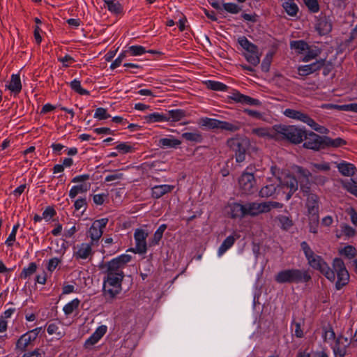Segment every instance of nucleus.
Segmentation results:
<instances>
[{"label":"nucleus","instance_id":"f257e3e1","mask_svg":"<svg viewBox=\"0 0 357 357\" xmlns=\"http://www.w3.org/2000/svg\"><path fill=\"white\" fill-rule=\"evenodd\" d=\"M301 247L310 266L319 271L331 282H334L337 277L335 282L337 290H340L348 284L350 278L349 273L341 258L335 257L333 260V268H331L321 256L314 252L306 241L301 242Z\"/></svg>","mask_w":357,"mask_h":357},{"label":"nucleus","instance_id":"f03ea898","mask_svg":"<svg viewBox=\"0 0 357 357\" xmlns=\"http://www.w3.org/2000/svg\"><path fill=\"white\" fill-rule=\"evenodd\" d=\"M131 259L130 255L123 254L100 264L99 268L105 274L102 292L107 301H113L121 291L122 282L125 277L123 269Z\"/></svg>","mask_w":357,"mask_h":357},{"label":"nucleus","instance_id":"7ed1b4c3","mask_svg":"<svg viewBox=\"0 0 357 357\" xmlns=\"http://www.w3.org/2000/svg\"><path fill=\"white\" fill-rule=\"evenodd\" d=\"M274 131L271 138L275 140H287L293 144H299L303 142V135L305 129L293 125H275Z\"/></svg>","mask_w":357,"mask_h":357},{"label":"nucleus","instance_id":"20e7f679","mask_svg":"<svg viewBox=\"0 0 357 357\" xmlns=\"http://www.w3.org/2000/svg\"><path fill=\"white\" fill-rule=\"evenodd\" d=\"M278 284L307 283L312 276L308 270L289 268L279 271L274 277Z\"/></svg>","mask_w":357,"mask_h":357},{"label":"nucleus","instance_id":"39448f33","mask_svg":"<svg viewBox=\"0 0 357 357\" xmlns=\"http://www.w3.org/2000/svg\"><path fill=\"white\" fill-rule=\"evenodd\" d=\"M229 151L233 153V157L237 163H241L245 160L247 153L250 146V140L240 135L229 138L226 142Z\"/></svg>","mask_w":357,"mask_h":357},{"label":"nucleus","instance_id":"423d86ee","mask_svg":"<svg viewBox=\"0 0 357 357\" xmlns=\"http://www.w3.org/2000/svg\"><path fill=\"white\" fill-rule=\"evenodd\" d=\"M199 124L211 130L220 129L231 132L238 131L241 128V123L238 121L228 122L208 117L200 119Z\"/></svg>","mask_w":357,"mask_h":357},{"label":"nucleus","instance_id":"0eeeda50","mask_svg":"<svg viewBox=\"0 0 357 357\" xmlns=\"http://www.w3.org/2000/svg\"><path fill=\"white\" fill-rule=\"evenodd\" d=\"M255 170V166L250 165L240 176L238 185L242 193L251 195L257 190L256 180L253 174V171Z\"/></svg>","mask_w":357,"mask_h":357},{"label":"nucleus","instance_id":"6e6552de","mask_svg":"<svg viewBox=\"0 0 357 357\" xmlns=\"http://www.w3.org/2000/svg\"><path fill=\"white\" fill-rule=\"evenodd\" d=\"M284 114L288 118L298 120L307 124L314 130L320 133H326L328 130L325 127L316 123L308 114L303 113L301 111L293 109H286L284 111Z\"/></svg>","mask_w":357,"mask_h":357},{"label":"nucleus","instance_id":"1a4fd4ad","mask_svg":"<svg viewBox=\"0 0 357 357\" xmlns=\"http://www.w3.org/2000/svg\"><path fill=\"white\" fill-rule=\"evenodd\" d=\"M303 139V147L305 149L314 151L324 149L325 135H319L312 131L305 129Z\"/></svg>","mask_w":357,"mask_h":357},{"label":"nucleus","instance_id":"9d476101","mask_svg":"<svg viewBox=\"0 0 357 357\" xmlns=\"http://www.w3.org/2000/svg\"><path fill=\"white\" fill-rule=\"evenodd\" d=\"M306 207L310 215L309 220L315 225L319 224V197L316 194L308 195L306 199Z\"/></svg>","mask_w":357,"mask_h":357},{"label":"nucleus","instance_id":"9b49d317","mask_svg":"<svg viewBox=\"0 0 357 357\" xmlns=\"http://www.w3.org/2000/svg\"><path fill=\"white\" fill-rule=\"evenodd\" d=\"M149 234L142 229H137L134 233L135 248L132 251L138 254H145L147 250L146 238Z\"/></svg>","mask_w":357,"mask_h":357},{"label":"nucleus","instance_id":"f8f14e48","mask_svg":"<svg viewBox=\"0 0 357 357\" xmlns=\"http://www.w3.org/2000/svg\"><path fill=\"white\" fill-rule=\"evenodd\" d=\"M108 222V218H101L95 220L89 230V234L91 238V242L98 241L102 235L103 229Z\"/></svg>","mask_w":357,"mask_h":357},{"label":"nucleus","instance_id":"ddd939ff","mask_svg":"<svg viewBox=\"0 0 357 357\" xmlns=\"http://www.w3.org/2000/svg\"><path fill=\"white\" fill-rule=\"evenodd\" d=\"M350 345V342L347 337L342 334H340L335 340L334 345L332 349L335 356L344 357L347 355V349Z\"/></svg>","mask_w":357,"mask_h":357},{"label":"nucleus","instance_id":"4468645a","mask_svg":"<svg viewBox=\"0 0 357 357\" xmlns=\"http://www.w3.org/2000/svg\"><path fill=\"white\" fill-rule=\"evenodd\" d=\"M32 334L26 332L22 335L17 340L15 344V351L17 352H26L27 349L33 345L35 342V337H32Z\"/></svg>","mask_w":357,"mask_h":357},{"label":"nucleus","instance_id":"2eb2a0df","mask_svg":"<svg viewBox=\"0 0 357 357\" xmlns=\"http://www.w3.org/2000/svg\"><path fill=\"white\" fill-rule=\"evenodd\" d=\"M280 182L282 183L283 188L289 189L287 192V197H285V199L289 200L298 190V181L295 176L287 175Z\"/></svg>","mask_w":357,"mask_h":357},{"label":"nucleus","instance_id":"dca6fc26","mask_svg":"<svg viewBox=\"0 0 357 357\" xmlns=\"http://www.w3.org/2000/svg\"><path fill=\"white\" fill-rule=\"evenodd\" d=\"M93 242L89 243H82L78 246L77 250L74 252L73 257L76 260L86 259L91 257L93 255L92 250Z\"/></svg>","mask_w":357,"mask_h":357},{"label":"nucleus","instance_id":"f3484780","mask_svg":"<svg viewBox=\"0 0 357 357\" xmlns=\"http://www.w3.org/2000/svg\"><path fill=\"white\" fill-rule=\"evenodd\" d=\"M323 66V61L317 60L309 65L300 66L298 68V73L301 76H307L320 70Z\"/></svg>","mask_w":357,"mask_h":357},{"label":"nucleus","instance_id":"a211bd4d","mask_svg":"<svg viewBox=\"0 0 357 357\" xmlns=\"http://www.w3.org/2000/svg\"><path fill=\"white\" fill-rule=\"evenodd\" d=\"M229 98L236 102L249 105L261 106V102L258 99H255L250 96L242 94L239 91L233 93L232 95L229 96Z\"/></svg>","mask_w":357,"mask_h":357},{"label":"nucleus","instance_id":"6ab92c4d","mask_svg":"<svg viewBox=\"0 0 357 357\" xmlns=\"http://www.w3.org/2000/svg\"><path fill=\"white\" fill-rule=\"evenodd\" d=\"M333 25L329 19L326 16H321L317 20L316 24V30L321 36L326 35L332 31Z\"/></svg>","mask_w":357,"mask_h":357},{"label":"nucleus","instance_id":"aec40b11","mask_svg":"<svg viewBox=\"0 0 357 357\" xmlns=\"http://www.w3.org/2000/svg\"><path fill=\"white\" fill-rule=\"evenodd\" d=\"M247 205L248 213L251 216H256L261 213L269 212V208H268V205L266 202L261 203L252 202Z\"/></svg>","mask_w":357,"mask_h":357},{"label":"nucleus","instance_id":"412c9836","mask_svg":"<svg viewBox=\"0 0 357 357\" xmlns=\"http://www.w3.org/2000/svg\"><path fill=\"white\" fill-rule=\"evenodd\" d=\"M107 330V326L105 325L98 327L96 331L85 341L84 347L88 348L96 344L106 333Z\"/></svg>","mask_w":357,"mask_h":357},{"label":"nucleus","instance_id":"4be33fe9","mask_svg":"<svg viewBox=\"0 0 357 357\" xmlns=\"http://www.w3.org/2000/svg\"><path fill=\"white\" fill-rule=\"evenodd\" d=\"M175 186L172 185H155L151 188V197L153 199H159L163 195L171 192Z\"/></svg>","mask_w":357,"mask_h":357},{"label":"nucleus","instance_id":"5701e85b","mask_svg":"<svg viewBox=\"0 0 357 357\" xmlns=\"http://www.w3.org/2000/svg\"><path fill=\"white\" fill-rule=\"evenodd\" d=\"M231 218H243L248 213V205L244 206L239 203H233L229 206Z\"/></svg>","mask_w":357,"mask_h":357},{"label":"nucleus","instance_id":"b1692460","mask_svg":"<svg viewBox=\"0 0 357 357\" xmlns=\"http://www.w3.org/2000/svg\"><path fill=\"white\" fill-rule=\"evenodd\" d=\"M282 6L285 12L291 17H296L299 9L294 0H282Z\"/></svg>","mask_w":357,"mask_h":357},{"label":"nucleus","instance_id":"393cba45","mask_svg":"<svg viewBox=\"0 0 357 357\" xmlns=\"http://www.w3.org/2000/svg\"><path fill=\"white\" fill-rule=\"evenodd\" d=\"M338 171L345 176H351L354 175L356 170V167L351 164L346 162H342L337 165Z\"/></svg>","mask_w":357,"mask_h":357},{"label":"nucleus","instance_id":"a878e982","mask_svg":"<svg viewBox=\"0 0 357 357\" xmlns=\"http://www.w3.org/2000/svg\"><path fill=\"white\" fill-rule=\"evenodd\" d=\"M144 119L148 123H153L156 122H165L169 121V116L166 114H160L154 112L144 116Z\"/></svg>","mask_w":357,"mask_h":357},{"label":"nucleus","instance_id":"bb28decb","mask_svg":"<svg viewBox=\"0 0 357 357\" xmlns=\"http://www.w3.org/2000/svg\"><path fill=\"white\" fill-rule=\"evenodd\" d=\"M324 149L328 147L338 148L342 147L347 144V141L341 137L331 139L328 136H325Z\"/></svg>","mask_w":357,"mask_h":357},{"label":"nucleus","instance_id":"cd10ccee","mask_svg":"<svg viewBox=\"0 0 357 357\" xmlns=\"http://www.w3.org/2000/svg\"><path fill=\"white\" fill-rule=\"evenodd\" d=\"M238 42L246 52L256 53L257 50H258V47L249 41L245 36L240 37Z\"/></svg>","mask_w":357,"mask_h":357},{"label":"nucleus","instance_id":"c85d7f7f","mask_svg":"<svg viewBox=\"0 0 357 357\" xmlns=\"http://www.w3.org/2000/svg\"><path fill=\"white\" fill-rule=\"evenodd\" d=\"M105 7L112 13L118 15L122 13L123 6L116 0H104Z\"/></svg>","mask_w":357,"mask_h":357},{"label":"nucleus","instance_id":"c756f323","mask_svg":"<svg viewBox=\"0 0 357 357\" xmlns=\"http://www.w3.org/2000/svg\"><path fill=\"white\" fill-rule=\"evenodd\" d=\"M167 226L166 224L161 225L158 229L155 231L153 238L149 242L150 246H155L159 244L160 241L162 239L163 233L166 230Z\"/></svg>","mask_w":357,"mask_h":357},{"label":"nucleus","instance_id":"7c9ffc66","mask_svg":"<svg viewBox=\"0 0 357 357\" xmlns=\"http://www.w3.org/2000/svg\"><path fill=\"white\" fill-rule=\"evenodd\" d=\"M340 183L344 190L357 197V185L354 183L352 178L341 180Z\"/></svg>","mask_w":357,"mask_h":357},{"label":"nucleus","instance_id":"2f4dec72","mask_svg":"<svg viewBox=\"0 0 357 357\" xmlns=\"http://www.w3.org/2000/svg\"><path fill=\"white\" fill-rule=\"evenodd\" d=\"M8 87L12 92H15L16 93H18L21 91L22 84L19 75H12L11 80Z\"/></svg>","mask_w":357,"mask_h":357},{"label":"nucleus","instance_id":"473e14b6","mask_svg":"<svg viewBox=\"0 0 357 357\" xmlns=\"http://www.w3.org/2000/svg\"><path fill=\"white\" fill-rule=\"evenodd\" d=\"M276 191V186L274 184H269L261 188L259 192V195L262 198H268L275 194Z\"/></svg>","mask_w":357,"mask_h":357},{"label":"nucleus","instance_id":"72a5a7b5","mask_svg":"<svg viewBox=\"0 0 357 357\" xmlns=\"http://www.w3.org/2000/svg\"><path fill=\"white\" fill-rule=\"evenodd\" d=\"M181 144V142L177 139H170V138H162L159 140L158 145L161 148H175L179 146Z\"/></svg>","mask_w":357,"mask_h":357},{"label":"nucleus","instance_id":"f704fd0d","mask_svg":"<svg viewBox=\"0 0 357 357\" xmlns=\"http://www.w3.org/2000/svg\"><path fill=\"white\" fill-rule=\"evenodd\" d=\"M236 238L234 236H227L218 249V255H222L229 249L235 243Z\"/></svg>","mask_w":357,"mask_h":357},{"label":"nucleus","instance_id":"c9c22d12","mask_svg":"<svg viewBox=\"0 0 357 357\" xmlns=\"http://www.w3.org/2000/svg\"><path fill=\"white\" fill-rule=\"evenodd\" d=\"M323 334L322 337L324 342H326L328 340H335L336 339L335 333L331 324L322 327Z\"/></svg>","mask_w":357,"mask_h":357},{"label":"nucleus","instance_id":"e433bc0d","mask_svg":"<svg viewBox=\"0 0 357 357\" xmlns=\"http://www.w3.org/2000/svg\"><path fill=\"white\" fill-rule=\"evenodd\" d=\"M182 137L187 141L200 143L203 140V136L199 131L195 132H183Z\"/></svg>","mask_w":357,"mask_h":357},{"label":"nucleus","instance_id":"4c0bfd02","mask_svg":"<svg viewBox=\"0 0 357 357\" xmlns=\"http://www.w3.org/2000/svg\"><path fill=\"white\" fill-rule=\"evenodd\" d=\"M89 187L90 184L87 185L86 183L75 185L70 189L69 192V197L71 199H73L80 192H86L89 190Z\"/></svg>","mask_w":357,"mask_h":357},{"label":"nucleus","instance_id":"58836bf2","mask_svg":"<svg viewBox=\"0 0 357 357\" xmlns=\"http://www.w3.org/2000/svg\"><path fill=\"white\" fill-rule=\"evenodd\" d=\"M206 85L208 89L218 91H225L228 89V86L226 84L213 80H208L206 82Z\"/></svg>","mask_w":357,"mask_h":357},{"label":"nucleus","instance_id":"ea45409f","mask_svg":"<svg viewBox=\"0 0 357 357\" xmlns=\"http://www.w3.org/2000/svg\"><path fill=\"white\" fill-rule=\"evenodd\" d=\"M306 50L307 53L303 58V61L304 62H308L310 60L316 59L321 54V50L317 47L312 48L309 45V48L307 49Z\"/></svg>","mask_w":357,"mask_h":357},{"label":"nucleus","instance_id":"a19ab883","mask_svg":"<svg viewBox=\"0 0 357 357\" xmlns=\"http://www.w3.org/2000/svg\"><path fill=\"white\" fill-rule=\"evenodd\" d=\"M339 252L341 255H344L349 259H352L357 255V250L353 245H347L340 250Z\"/></svg>","mask_w":357,"mask_h":357},{"label":"nucleus","instance_id":"79ce46f5","mask_svg":"<svg viewBox=\"0 0 357 357\" xmlns=\"http://www.w3.org/2000/svg\"><path fill=\"white\" fill-rule=\"evenodd\" d=\"M166 115L169 116V120L172 119V121H178L186 116V112L183 109H173L169 111Z\"/></svg>","mask_w":357,"mask_h":357},{"label":"nucleus","instance_id":"37998d69","mask_svg":"<svg viewBox=\"0 0 357 357\" xmlns=\"http://www.w3.org/2000/svg\"><path fill=\"white\" fill-rule=\"evenodd\" d=\"M290 47L291 49L298 50V53H302L309 48V45L304 40H293L290 43Z\"/></svg>","mask_w":357,"mask_h":357},{"label":"nucleus","instance_id":"c03bdc74","mask_svg":"<svg viewBox=\"0 0 357 357\" xmlns=\"http://www.w3.org/2000/svg\"><path fill=\"white\" fill-rule=\"evenodd\" d=\"M37 264L35 262H31L29 264L27 268H24L20 275L21 279H26L30 277L36 272Z\"/></svg>","mask_w":357,"mask_h":357},{"label":"nucleus","instance_id":"a18cd8bd","mask_svg":"<svg viewBox=\"0 0 357 357\" xmlns=\"http://www.w3.org/2000/svg\"><path fill=\"white\" fill-rule=\"evenodd\" d=\"M244 56L248 63L254 66H257L260 62V54L259 50H257L256 53L245 52Z\"/></svg>","mask_w":357,"mask_h":357},{"label":"nucleus","instance_id":"49530a36","mask_svg":"<svg viewBox=\"0 0 357 357\" xmlns=\"http://www.w3.org/2000/svg\"><path fill=\"white\" fill-rule=\"evenodd\" d=\"M80 303V301L78 298H75L71 302L67 303L63 307V312L66 315H69L73 312V311L78 308Z\"/></svg>","mask_w":357,"mask_h":357},{"label":"nucleus","instance_id":"de8ad7c7","mask_svg":"<svg viewBox=\"0 0 357 357\" xmlns=\"http://www.w3.org/2000/svg\"><path fill=\"white\" fill-rule=\"evenodd\" d=\"M277 219L281 224V228L283 230L287 231L289 229L294 225L292 220L288 216L279 215L277 217Z\"/></svg>","mask_w":357,"mask_h":357},{"label":"nucleus","instance_id":"09e8293b","mask_svg":"<svg viewBox=\"0 0 357 357\" xmlns=\"http://www.w3.org/2000/svg\"><path fill=\"white\" fill-rule=\"evenodd\" d=\"M71 89L80 95H89V91L84 89L81 86V83L79 80L74 79L70 84Z\"/></svg>","mask_w":357,"mask_h":357},{"label":"nucleus","instance_id":"8fccbe9b","mask_svg":"<svg viewBox=\"0 0 357 357\" xmlns=\"http://www.w3.org/2000/svg\"><path fill=\"white\" fill-rule=\"evenodd\" d=\"M311 169L313 172L318 171L328 172L331 169V166L328 162H324L322 163H311Z\"/></svg>","mask_w":357,"mask_h":357},{"label":"nucleus","instance_id":"3c124183","mask_svg":"<svg viewBox=\"0 0 357 357\" xmlns=\"http://www.w3.org/2000/svg\"><path fill=\"white\" fill-rule=\"evenodd\" d=\"M304 3L310 13H316L320 10L317 0H304Z\"/></svg>","mask_w":357,"mask_h":357},{"label":"nucleus","instance_id":"603ef678","mask_svg":"<svg viewBox=\"0 0 357 357\" xmlns=\"http://www.w3.org/2000/svg\"><path fill=\"white\" fill-rule=\"evenodd\" d=\"M295 172L300 177L305 178L307 183L309 182V178L312 176V173L308 169L301 166H296Z\"/></svg>","mask_w":357,"mask_h":357},{"label":"nucleus","instance_id":"864d4df0","mask_svg":"<svg viewBox=\"0 0 357 357\" xmlns=\"http://www.w3.org/2000/svg\"><path fill=\"white\" fill-rule=\"evenodd\" d=\"M110 117V115L107 113V110L102 107H99L96 109L94 114V118L98 120H105Z\"/></svg>","mask_w":357,"mask_h":357},{"label":"nucleus","instance_id":"5fc2aeb1","mask_svg":"<svg viewBox=\"0 0 357 357\" xmlns=\"http://www.w3.org/2000/svg\"><path fill=\"white\" fill-rule=\"evenodd\" d=\"M223 8L226 11L232 14H236L241 10V8L234 3H223Z\"/></svg>","mask_w":357,"mask_h":357},{"label":"nucleus","instance_id":"6e6d98bb","mask_svg":"<svg viewBox=\"0 0 357 357\" xmlns=\"http://www.w3.org/2000/svg\"><path fill=\"white\" fill-rule=\"evenodd\" d=\"M59 328L56 323L50 324L47 326V331L48 334L53 335L55 334L57 335L59 338L63 337V334L59 331Z\"/></svg>","mask_w":357,"mask_h":357},{"label":"nucleus","instance_id":"4d7b16f0","mask_svg":"<svg viewBox=\"0 0 357 357\" xmlns=\"http://www.w3.org/2000/svg\"><path fill=\"white\" fill-rule=\"evenodd\" d=\"M128 52H130L132 56L142 55L146 52L145 48L140 45L130 46L128 49Z\"/></svg>","mask_w":357,"mask_h":357},{"label":"nucleus","instance_id":"13d9d810","mask_svg":"<svg viewBox=\"0 0 357 357\" xmlns=\"http://www.w3.org/2000/svg\"><path fill=\"white\" fill-rule=\"evenodd\" d=\"M116 149H117L121 153H132L134 151L135 149L129 145L127 143H121L116 146Z\"/></svg>","mask_w":357,"mask_h":357},{"label":"nucleus","instance_id":"bf43d9fd","mask_svg":"<svg viewBox=\"0 0 357 357\" xmlns=\"http://www.w3.org/2000/svg\"><path fill=\"white\" fill-rule=\"evenodd\" d=\"M274 131L273 130L272 133H270L266 128H255L252 130V133L259 136V137H266L268 136L271 138V135L273 134Z\"/></svg>","mask_w":357,"mask_h":357},{"label":"nucleus","instance_id":"052dcab7","mask_svg":"<svg viewBox=\"0 0 357 357\" xmlns=\"http://www.w3.org/2000/svg\"><path fill=\"white\" fill-rule=\"evenodd\" d=\"M319 61H324V66L321 68L323 69V75L324 76L328 75L333 69V66L332 63L330 61L327 62L325 59H319Z\"/></svg>","mask_w":357,"mask_h":357},{"label":"nucleus","instance_id":"680f3d73","mask_svg":"<svg viewBox=\"0 0 357 357\" xmlns=\"http://www.w3.org/2000/svg\"><path fill=\"white\" fill-rule=\"evenodd\" d=\"M342 231L347 237H353L356 234L355 229L348 225L342 227Z\"/></svg>","mask_w":357,"mask_h":357},{"label":"nucleus","instance_id":"e2e57ef3","mask_svg":"<svg viewBox=\"0 0 357 357\" xmlns=\"http://www.w3.org/2000/svg\"><path fill=\"white\" fill-rule=\"evenodd\" d=\"M58 61L61 62L64 67L67 68L70 66L73 62H75V59L70 55L67 54L63 57L58 58Z\"/></svg>","mask_w":357,"mask_h":357},{"label":"nucleus","instance_id":"0e129e2a","mask_svg":"<svg viewBox=\"0 0 357 357\" xmlns=\"http://www.w3.org/2000/svg\"><path fill=\"white\" fill-rule=\"evenodd\" d=\"M87 206V202L85 198H79L75 202V208L77 211H79L84 208L85 209Z\"/></svg>","mask_w":357,"mask_h":357},{"label":"nucleus","instance_id":"69168bd1","mask_svg":"<svg viewBox=\"0 0 357 357\" xmlns=\"http://www.w3.org/2000/svg\"><path fill=\"white\" fill-rule=\"evenodd\" d=\"M244 113L247 114L248 116L253 117L256 119H261L263 117V114L255 110L250 109H245Z\"/></svg>","mask_w":357,"mask_h":357},{"label":"nucleus","instance_id":"338daca9","mask_svg":"<svg viewBox=\"0 0 357 357\" xmlns=\"http://www.w3.org/2000/svg\"><path fill=\"white\" fill-rule=\"evenodd\" d=\"M60 262L61 260L56 257L50 259L47 265V270L52 272L56 269Z\"/></svg>","mask_w":357,"mask_h":357},{"label":"nucleus","instance_id":"774afa93","mask_svg":"<svg viewBox=\"0 0 357 357\" xmlns=\"http://www.w3.org/2000/svg\"><path fill=\"white\" fill-rule=\"evenodd\" d=\"M22 357H42L40 349L37 348L32 351L25 352Z\"/></svg>","mask_w":357,"mask_h":357}]
</instances>
